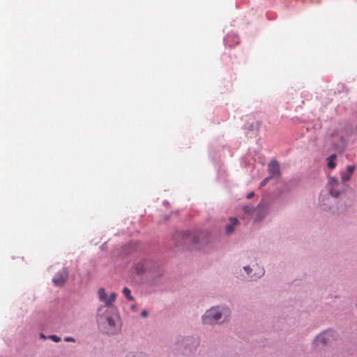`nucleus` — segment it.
<instances>
[{"instance_id": "24", "label": "nucleus", "mask_w": 357, "mask_h": 357, "mask_svg": "<svg viewBox=\"0 0 357 357\" xmlns=\"http://www.w3.org/2000/svg\"><path fill=\"white\" fill-rule=\"evenodd\" d=\"M40 336L43 339H45L46 338L45 336L43 334H42V333L40 334Z\"/></svg>"}, {"instance_id": "2", "label": "nucleus", "mask_w": 357, "mask_h": 357, "mask_svg": "<svg viewBox=\"0 0 357 357\" xmlns=\"http://www.w3.org/2000/svg\"><path fill=\"white\" fill-rule=\"evenodd\" d=\"M222 311L218 307H212L204 314L202 319L205 324L213 325L216 324L222 317Z\"/></svg>"}, {"instance_id": "1", "label": "nucleus", "mask_w": 357, "mask_h": 357, "mask_svg": "<svg viewBox=\"0 0 357 357\" xmlns=\"http://www.w3.org/2000/svg\"><path fill=\"white\" fill-rule=\"evenodd\" d=\"M177 236L181 238V241H178V244L188 248L202 249L210 240V236L204 232L176 233L174 238H177Z\"/></svg>"}, {"instance_id": "18", "label": "nucleus", "mask_w": 357, "mask_h": 357, "mask_svg": "<svg viewBox=\"0 0 357 357\" xmlns=\"http://www.w3.org/2000/svg\"><path fill=\"white\" fill-rule=\"evenodd\" d=\"M271 177H266L261 182V186H264L270 180Z\"/></svg>"}, {"instance_id": "23", "label": "nucleus", "mask_w": 357, "mask_h": 357, "mask_svg": "<svg viewBox=\"0 0 357 357\" xmlns=\"http://www.w3.org/2000/svg\"><path fill=\"white\" fill-rule=\"evenodd\" d=\"M126 357H135V355L132 354H129L126 356Z\"/></svg>"}, {"instance_id": "21", "label": "nucleus", "mask_w": 357, "mask_h": 357, "mask_svg": "<svg viewBox=\"0 0 357 357\" xmlns=\"http://www.w3.org/2000/svg\"><path fill=\"white\" fill-rule=\"evenodd\" d=\"M148 314L146 310H143L141 313L142 317H145Z\"/></svg>"}, {"instance_id": "3", "label": "nucleus", "mask_w": 357, "mask_h": 357, "mask_svg": "<svg viewBox=\"0 0 357 357\" xmlns=\"http://www.w3.org/2000/svg\"><path fill=\"white\" fill-rule=\"evenodd\" d=\"M105 324L106 333L108 334H115L121 329L119 320L117 317H107Z\"/></svg>"}, {"instance_id": "17", "label": "nucleus", "mask_w": 357, "mask_h": 357, "mask_svg": "<svg viewBox=\"0 0 357 357\" xmlns=\"http://www.w3.org/2000/svg\"><path fill=\"white\" fill-rule=\"evenodd\" d=\"M243 211L246 213H250L251 211H252V208L250 206H245L243 208Z\"/></svg>"}, {"instance_id": "11", "label": "nucleus", "mask_w": 357, "mask_h": 357, "mask_svg": "<svg viewBox=\"0 0 357 357\" xmlns=\"http://www.w3.org/2000/svg\"><path fill=\"white\" fill-rule=\"evenodd\" d=\"M98 293L100 301L105 303V305L107 306V301H108V297L107 296L105 289L100 288Z\"/></svg>"}, {"instance_id": "14", "label": "nucleus", "mask_w": 357, "mask_h": 357, "mask_svg": "<svg viewBox=\"0 0 357 357\" xmlns=\"http://www.w3.org/2000/svg\"><path fill=\"white\" fill-rule=\"evenodd\" d=\"M123 293L124 294V296L130 301H133L134 298L131 295V291L129 289V288L128 287H124L123 289Z\"/></svg>"}, {"instance_id": "20", "label": "nucleus", "mask_w": 357, "mask_h": 357, "mask_svg": "<svg viewBox=\"0 0 357 357\" xmlns=\"http://www.w3.org/2000/svg\"><path fill=\"white\" fill-rule=\"evenodd\" d=\"M244 269L247 272V273L250 275V271H252V269L249 266H245Z\"/></svg>"}, {"instance_id": "7", "label": "nucleus", "mask_w": 357, "mask_h": 357, "mask_svg": "<svg viewBox=\"0 0 357 357\" xmlns=\"http://www.w3.org/2000/svg\"><path fill=\"white\" fill-rule=\"evenodd\" d=\"M270 177H279L280 175V165L276 160H272L268 165Z\"/></svg>"}, {"instance_id": "6", "label": "nucleus", "mask_w": 357, "mask_h": 357, "mask_svg": "<svg viewBox=\"0 0 357 357\" xmlns=\"http://www.w3.org/2000/svg\"><path fill=\"white\" fill-rule=\"evenodd\" d=\"M328 185L331 196L337 198L340 195L342 188V187L339 188L340 184L338 181L335 178L330 177Z\"/></svg>"}, {"instance_id": "16", "label": "nucleus", "mask_w": 357, "mask_h": 357, "mask_svg": "<svg viewBox=\"0 0 357 357\" xmlns=\"http://www.w3.org/2000/svg\"><path fill=\"white\" fill-rule=\"evenodd\" d=\"M48 338L52 340L54 342H59L61 341V337L55 335H51L48 337Z\"/></svg>"}, {"instance_id": "12", "label": "nucleus", "mask_w": 357, "mask_h": 357, "mask_svg": "<svg viewBox=\"0 0 357 357\" xmlns=\"http://www.w3.org/2000/svg\"><path fill=\"white\" fill-rule=\"evenodd\" d=\"M257 268V270H256V272L250 275V278L251 280H257V278H259L261 275H263L264 273V271L263 268L258 267V266Z\"/></svg>"}, {"instance_id": "8", "label": "nucleus", "mask_w": 357, "mask_h": 357, "mask_svg": "<svg viewBox=\"0 0 357 357\" xmlns=\"http://www.w3.org/2000/svg\"><path fill=\"white\" fill-rule=\"evenodd\" d=\"M146 269V267L144 261L138 262L134 266V271L137 275H141L144 273Z\"/></svg>"}, {"instance_id": "22", "label": "nucleus", "mask_w": 357, "mask_h": 357, "mask_svg": "<svg viewBox=\"0 0 357 357\" xmlns=\"http://www.w3.org/2000/svg\"><path fill=\"white\" fill-rule=\"evenodd\" d=\"M253 195H254V193H253V192H251V193L248 194V195H247V198H248V199L251 198V197L253 196Z\"/></svg>"}, {"instance_id": "13", "label": "nucleus", "mask_w": 357, "mask_h": 357, "mask_svg": "<svg viewBox=\"0 0 357 357\" xmlns=\"http://www.w3.org/2000/svg\"><path fill=\"white\" fill-rule=\"evenodd\" d=\"M336 158V155L335 154H333L331 155H330L327 160H328V164H327V166L329 169H334L335 167V163L334 162V160L335 158Z\"/></svg>"}, {"instance_id": "15", "label": "nucleus", "mask_w": 357, "mask_h": 357, "mask_svg": "<svg viewBox=\"0 0 357 357\" xmlns=\"http://www.w3.org/2000/svg\"><path fill=\"white\" fill-rule=\"evenodd\" d=\"M116 295L115 293H112L110 294L109 297L108 298V301H107V306L111 305L112 304V303L116 299Z\"/></svg>"}, {"instance_id": "5", "label": "nucleus", "mask_w": 357, "mask_h": 357, "mask_svg": "<svg viewBox=\"0 0 357 357\" xmlns=\"http://www.w3.org/2000/svg\"><path fill=\"white\" fill-rule=\"evenodd\" d=\"M68 278V271L66 268H63L58 271L53 278L54 284L57 287L63 286Z\"/></svg>"}, {"instance_id": "4", "label": "nucleus", "mask_w": 357, "mask_h": 357, "mask_svg": "<svg viewBox=\"0 0 357 357\" xmlns=\"http://www.w3.org/2000/svg\"><path fill=\"white\" fill-rule=\"evenodd\" d=\"M334 339V333L333 331H326L317 336L314 344L316 346L326 345L328 342Z\"/></svg>"}, {"instance_id": "19", "label": "nucleus", "mask_w": 357, "mask_h": 357, "mask_svg": "<svg viewBox=\"0 0 357 357\" xmlns=\"http://www.w3.org/2000/svg\"><path fill=\"white\" fill-rule=\"evenodd\" d=\"M64 340L66 342H75L74 338H73L71 337H67L64 338Z\"/></svg>"}, {"instance_id": "9", "label": "nucleus", "mask_w": 357, "mask_h": 357, "mask_svg": "<svg viewBox=\"0 0 357 357\" xmlns=\"http://www.w3.org/2000/svg\"><path fill=\"white\" fill-rule=\"evenodd\" d=\"M238 223V220L236 218H230V224L226 226V233L230 234L234 231V227Z\"/></svg>"}, {"instance_id": "10", "label": "nucleus", "mask_w": 357, "mask_h": 357, "mask_svg": "<svg viewBox=\"0 0 357 357\" xmlns=\"http://www.w3.org/2000/svg\"><path fill=\"white\" fill-rule=\"evenodd\" d=\"M354 167L351 165L347 167V172L342 176V181L343 182H346L349 180L351 175L354 171Z\"/></svg>"}]
</instances>
